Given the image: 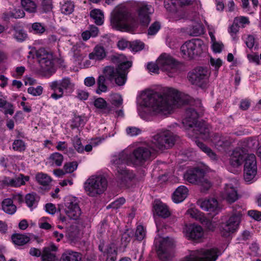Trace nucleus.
I'll return each mask as SVG.
<instances>
[{
    "instance_id": "f257e3e1",
    "label": "nucleus",
    "mask_w": 261,
    "mask_h": 261,
    "mask_svg": "<svg viewBox=\"0 0 261 261\" xmlns=\"http://www.w3.org/2000/svg\"><path fill=\"white\" fill-rule=\"evenodd\" d=\"M138 102L139 115L147 120L150 116L168 115L173 109L183 105L185 100L182 94L175 89L168 88L163 94L144 92L140 95Z\"/></svg>"
},
{
    "instance_id": "f03ea898",
    "label": "nucleus",
    "mask_w": 261,
    "mask_h": 261,
    "mask_svg": "<svg viewBox=\"0 0 261 261\" xmlns=\"http://www.w3.org/2000/svg\"><path fill=\"white\" fill-rule=\"evenodd\" d=\"M134 6L136 12L133 15L123 10H115L111 14V27L118 31L130 32L138 24L148 25L151 20L150 16L154 11L152 6L146 2H138Z\"/></svg>"
},
{
    "instance_id": "7ed1b4c3",
    "label": "nucleus",
    "mask_w": 261,
    "mask_h": 261,
    "mask_svg": "<svg viewBox=\"0 0 261 261\" xmlns=\"http://www.w3.org/2000/svg\"><path fill=\"white\" fill-rule=\"evenodd\" d=\"M153 151L150 150L147 147H139L133 152L130 159L128 158L125 152H123L118 156L114 157L112 160L113 168L117 170V180L118 183L122 184L124 181L130 179L131 176L128 171L126 170L122 165L124 163L131 162L134 164H138L148 160Z\"/></svg>"
},
{
    "instance_id": "20e7f679",
    "label": "nucleus",
    "mask_w": 261,
    "mask_h": 261,
    "mask_svg": "<svg viewBox=\"0 0 261 261\" xmlns=\"http://www.w3.org/2000/svg\"><path fill=\"white\" fill-rule=\"evenodd\" d=\"M120 63L118 68L114 69L111 66L106 67L103 69V75L99 76L97 83H105L106 80H114L118 86H123L126 81L127 69L132 66V62L127 61L125 56H119Z\"/></svg>"
},
{
    "instance_id": "39448f33",
    "label": "nucleus",
    "mask_w": 261,
    "mask_h": 261,
    "mask_svg": "<svg viewBox=\"0 0 261 261\" xmlns=\"http://www.w3.org/2000/svg\"><path fill=\"white\" fill-rule=\"evenodd\" d=\"M107 187V180L101 175L90 176L84 185L85 192L90 197H96L101 194L106 190Z\"/></svg>"
},
{
    "instance_id": "423d86ee",
    "label": "nucleus",
    "mask_w": 261,
    "mask_h": 261,
    "mask_svg": "<svg viewBox=\"0 0 261 261\" xmlns=\"http://www.w3.org/2000/svg\"><path fill=\"white\" fill-rule=\"evenodd\" d=\"M242 216L241 211H233L227 220L220 224L219 229L221 235L228 237L236 232L239 229Z\"/></svg>"
},
{
    "instance_id": "0eeeda50",
    "label": "nucleus",
    "mask_w": 261,
    "mask_h": 261,
    "mask_svg": "<svg viewBox=\"0 0 261 261\" xmlns=\"http://www.w3.org/2000/svg\"><path fill=\"white\" fill-rule=\"evenodd\" d=\"M74 84L68 77L63 78L59 81H54L49 83L50 89L53 91L50 98L58 100L64 96V93L72 91Z\"/></svg>"
},
{
    "instance_id": "6e6552de",
    "label": "nucleus",
    "mask_w": 261,
    "mask_h": 261,
    "mask_svg": "<svg viewBox=\"0 0 261 261\" xmlns=\"http://www.w3.org/2000/svg\"><path fill=\"white\" fill-rule=\"evenodd\" d=\"M206 48L203 41L199 39H194L186 42L180 47L182 57L186 59H191L197 56Z\"/></svg>"
},
{
    "instance_id": "1a4fd4ad",
    "label": "nucleus",
    "mask_w": 261,
    "mask_h": 261,
    "mask_svg": "<svg viewBox=\"0 0 261 261\" xmlns=\"http://www.w3.org/2000/svg\"><path fill=\"white\" fill-rule=\"evenodd\" d=\"M172 133L167 130L158 132L152 138L151 148L153 151L167 149L174 144Z\"/></svg>"
},
{
    "instance_id": "9d476101",
    "label": "nucleus",
    "mask_w": 261,
    "mask_h": 261,
    "mask_svg": "<svg viewBox=\"0 0 261 261\" xmlns=\"http://www.w3.org/2000/svg\"><path fill=\"white\" fill-rule=\"evenodd\" d=\"M174 244L173 239L158 235L154 240V245L160 258L162 261L170 259L172 254L169 249Z\"/></svg>"
},
{
    "instance_id": "9b49d317",
    "label": "nucleus",
    "mask_w": 261,
    "mask_h": 261,
    "mask_svg": "<svg viewBox=\"0 0 261 261\" xmlns=\"http://www.w3.org/2000/svg\"><path fill=\"white\" fill-rule=\"evenodd\" d=\"M59 211L70 219L77 220L81 215V210L77 200L73 197H66L64 205L59 208Z\"/></svg>"
},
{
    "instance_id": "f8f14e48",
    "label": "nucleus",
    "mask_w": 261,
    "mask_h": 261,
    "mask_svg": "<svg viewBox=\"0 0 261 261\" xmlns=\"http://www.w3.org/2000/svg\"><path fill=\"white\" fill-rule=\"evenodd\" d=\"M238 181L231 179L224 185L220 193V197L226 202L232 203L239 199Z\"/></svg>"
},
{
    "instance_id": "ddd939ff",
    "label": "nucleus",
    "mask_w": 261,
    "mask_h": 261,
    "mask_svg": "<svg viewBox=\"0 0 261 261\" xmlns=\"http://www.w3.org/2000/svg\"><path fill=\"white\" fill-rule=\"evenodd\" d=\"M219 255V251L217 248L203 249L193 251L189 256L181 261H216Z\"/></svg>"
},
{
    "instance_id": "4468645a",
    "label": "nucleus",
    "mask_w": 261,
    "mask_h": 261,
    "mask_svg": "<svg viewBox=\"0 0 261 261\" xmlns=\"http://www.w3.org/2000/svg\"><path fill=\"white\" fill-rule=\"evenodd\" d=\"M257 164L253 154L245 155L244 166V179L246 182L252 183L256 180Z\"/></svg>"
},
{
    "instance_id": "2eb2a0df",
    "label": "nucleus",
    "mask_w": 261,
    "mask_h": 261,
    "mask_svg": "<svg viewBox=\"0 0 261 261\" xmlns=\"http://www.w3.org/2000/svg\"><path fill=\"white\" fill-rule=\"evenodd\" d=\"M210 74V72L206 68L198 67L189 73L188 79L192 84L202 87L206 83Z\"/></svg>"
},
{
    "instance_id": "dca6fc26",
    "label": "nucleus",
    "mask_w": 261,
    "mask_h": 261,
    "mask_svg": "<svg viewBox=\"0 0 261 261\" xmlns=\"http://www.w3.org/2000/svg\"><path fill=\"white\" fill-rule=\"evenodd\" d=\"M182 232L184 237L189 240L200 241L204 237L203 228L195 224L186 225L183 228Z\"/></svg>"
},
{
    "instance_id": "f3484780",
    "label": "nucleus",
    "mask_w": 261,
    "mask_h": 261,
    "mask_svg": "<svg viewBox=\"0 0 261 261\" xmlns=\"http://www.w3.org/2000/svg\"><path fill=\"white\" fill-rule=\"evenodd\" d=\"M156 63L163 71H169L174 69L177 66V62L169 54H162L156 60Z\"/></svg>"
},
{
    "instance_id": "a211bd4d",
    "label": "nucleus",
    "mask_w": 261,
    "mask_h": 261,
    "mask_svg": "<svg viewBox=\"0 0 261 261\" xmlns=\"http://www.w3.org/2000/svg\"><path fill=\"white\" fill-rule=\"evenodd\" d=\"M198 205L203 211L214 215L219 211L218 201L214 198L201 199L197 201Z\"/></svg>"
},
{
    "instance_id": "6ab92c4d",
    "label": "nucleus",
    "mask_w": 261,
    "mask_h": 261,
    "mask_svg": "<svg viewBox=\"0 0 261 261\" xmlns=\"http://www.w3.org/2000/svg\"><path fill=\"white\" fill-rule=\"evenodd\" d=\"M30 177L22 174L16 176L14 178L5 176L2 180V185L12 187H19L24 185L27 181H28Z\"/></svg>"
},
{
    "instance_id": "aec40b11",
    "label": "nucleus",
    "mask_w": 261,
    "mask_h": 261,
    "mask_svg": "<svg viewBox=\"0 0 261 261\" xmlns=\"http://www.w3.org/2000/svg\"><path fill=\"white\" fill-rule=\"evenodd\" d=\"M53 55L51 53L43 51V54L40 55L39 62L43 71H49L53 67Z\"/></svg>"
},
{
    "instance_id": "412c9836",
    "label": "nucleus",
    "mask_w": 261,
    "mask_h": 261,
    "mask_svg": "<svg viewBox=\"0 0 261 261\" xmlns=\"http://www.w3.org/2000/svg\"><path fill=\"white\" fill-rule=\"evenodd\" d=\"M202 175V171L198 168L188 170L184 175V179L192 184H198Z\"/></svg>"
},
{
    "instance_id": "4be33fe9",
    "label": "nucleus",
    "mask_w": 261,
    "mask_h": 261,
    "mask_svg": "<svg viewBox=\"0 0 261 261\" xmlns=\"http://www.w3.org/2000/svg\"><path fill=\"white\" fill-rule=\"evenodd\" d=\"M199 114L193 108L187 110L182 124L186 127H192L197 124V119Z\"/></svg>"
},
{
    "instance_id": "5701e85b",
    "label": "nucleus",
    "mask_w": 261,
    "mask_h": 261,
    "mask_svg": "<svg viewBox=\"0 0 261 261\" xmlns=\"http://www.w3.org/2000/svg\"><path fill=\"white\" fill-rule=\"evenodd\" d=\"M107 56V51L106 49L99 45H96L93 51L89 54V59L96 61H101L104 60Z\"/></svg>"
},
{
    "instance_id": "b1692460",
    "label": "nucleus",
    "mask_w": 261,
    "mask_h": 261,
    "mask_svg": "<svg viewBox=\"0 0 261 261\" xmlns=\"http://www.w3.org/2000/svg\"><path fill=\"white\" fill-rule=\"evenodd\" d=\"M58 250V247L52 244L43 249L41 258L42 261H59L54 253Z\"/></svg>"
},
{
    "instance_id": "393cba45",
    "label": "nucleus",
    "mask_w": 261,
    "mask_h": 261,
    "mask_svg": "<svg viewBox=\"0 0 261 261\" xmlns=\"http://www.w3.org/2000/svg\"><path fill=\"white\" fill-rule=\"evenodd\" d=\"M189 190L185 186H179L172 194V198L174 203L182 202L188 196Z\"/></svg>"
},
{
    "instance_id": "a878e982",
    "label": "nucleus",
    "mask_w": 261,
    "mask_h": 261,
    "mask_svg": "<svg viewBox=\"0 0 261 261\" xmlns=\"http://www.w3.org/2000/svg\"><path fill=\"white\" fill-rule=\"evenodd\" d=\"M245 156H244L241 150H235L230 156L229 164L231 167L237 168L242 165L243 159L245 160Z\"/></svg>"
},
{
    "instance_id": "bb28decb",
    "label": "nucleus",
    "mask_w": 261,
    "mask_h": 261,
    "mask_svg": "<svg viewBox=\"0 0 261 261\" xmlns=\"http://www.w3.org/2000/svg\"><path fill=\"white\" fill-rule=\"evenodd\" d=\"M24 12L19 7H14L10 8L3 15V18L5 20H8L10 18H20L24 16Z\"/></svg>"
},
{
    "instance_id": "cd10ccee",
    "label": "nucleus",
    "mask_w": 261,
    "mask_h": 261,
    "mask_svg": "<svg viewBox=\"0 0 261 261\" xmlns=\"http://www.w3.org/2000/svg\"><path fill=\"white\" fill-rule=\"evenodd\" d=\"M154 213L162 218H165L170 215L167 206L160 201L156 200L153 205Z\"/></svg>"
},
{
    "instance_id": "c85d7f7f",
    "label": "nucleus",
    "mask_w": 261,
    "mask_h": 261,
    "mask_svg": "<svg viewBox=\"0 0 261 261\" xmlns=\"http://www.w3.org/2000/svg\"><path fill=\"white\" fill-rule=\"evenodd\" d=\"M194 0H165L164 5L166 9L169 11H174L176 6H187L191 5Z\"/></svg>"
},
{
    "instance_id": "c756f323",
    "label": "nucleus",
    "mask_w": 261,
    "mask_h": 261,
    "mask_svg": "<svg viewBox=\"0 0 261 261\" xmlns=\"http://www.w3.org/2000/svg\"><path fill=\"white\" fill-rule=\"evenodd\" d=\"M81 259V254L71 250H66L63 254L60 261H80Z\"/></svg>"
},
{
    "instance_id": "7c9ffc66",
    "label": "nucleus",
    "mask_w": 261,
    "mask_h": 261,
    "mask_svg": "<svg viewBox=\"0 0 261 261\" xmlns=\"http://www.w3.org/2000/svg\"><path fill=\"white\" fill-rule=\"evenodd\" d=\"M186 215L190 217L198 220L201 223L205 222L206 218L203 213L199 211L195 206H191L186 212Z\"/></svg>"
},
{
    "instance_id": "2f4dec72",
    "label": "nucleus",
    "mask_w": 261,
    "mask_h": 261,
    "mask_svg": "<svg viewBox=\"0 0 261 261\" xmlns=\"http://www.w3.org/2000/svg\"><path fill=\"white\" fill-rule=\"evenodd\" d=\"M3 211L9 215H13L16 212V206L11 198H6L2 202Z\"/></svg>"
},
{
    "instance_id": "473e14b6",
    "label": "nucleus",
    "mask_w": 261,
    "mask_h": 261,
    "mask_svg": "<svg viewBox=\"0 0 261 261\" xmlns=\"http://www.w3.org/2000/svg\"><path fill=\"white\" fill-rule=\"evenodd\" d=\"M99 249L101 251H103L105 253L107 254L108 258L107 260L109 261H115L116 259L117 254V247L114 244H112L109 246H107L105 247L104 250H103L101 246H99Z\"/></svg>"
},
{
    "instance_id": "72a5a7b5",
    "label": "nucleus",
    "mask_w": 261,
    "mask_h": 261,
    "mask_svg": "<svg viewBox=\"0 0 261 261\" xmlns=\"http://www.w3.org/2000/svg\"><path fill=\"white\" fill-rule=\"evenodd\" d=\"M109 102L111 104V108L113 109L112 112H114L116 108L120 107L123 103V99L121 95L118 93H113L110 95L108 99Z\"/></svg>"
},
{
    "instance_id": "f704fd0d",
    "label": "nucleus",
    "mask_w": 261,
    "mask_h": 261,
    "mask_svg": "<svg viewBox=\"0 0 261 261\" xmlns=\"http://www.w3.org/2000/svg\"><path fill=\"white\" fill-rule=\"evenodd\" d=\"M83 231V226L81 224L72 225L68 233L69 238L72 240L80 238Z\"/></svg>"
},
{
    "instance_id": "c9c22d12",
    "label": "nucleus",
    "mask_w": 261,
    "mask_h": 261,
    "mask_svg": "<svg viewBox=\"0 0 261 261\" xmlns=\"http://www.w3.org/2000/svg\"><path fill=\"white\" fill-rule=\"evenodd\" d=\"M94 106L97 109H103L105 112L112 113L113 109L111 108L110 106L102 98H97L94 101Z\"/></svg>"
},
{
    "instance_id": "e433bc0d",
    "label": "nucleus",
    "mask_w": 261,
    "mask_h": 261,
    "mask_svg": "<svg viewBox=\"0 0 261 261\" xmlns=\"http://www.w3.org/2000/svg\"><path fill=\"white\" fill-rule=\"evenodd\" d=\"M91 17L94 20L97 25H102L103 23L104 15L100 9L92 10L90 13Z\"/></svg>"
},
{
    "instance_id": "4c0bfd02",
    "label": "nucleus",
    "mask_w": 261,
    "mask_h": 261,
    "mask_svg": "<svg viewBox=\"0 0 261 261\" xmlns=\"http://www.w3.org/2000/svg\"><path fill=\"white\" fill-rule=\"evenodd\" d=\"M21 5L29 13H35L37 11V5L35 0H21Z\"/></svg>"
},
{
    "instance_id": "58836bf2",
    "label": "nucleus",
    "mask_w": 261,
    "mask_h": 261,
    "mask_svg": "<svg viewBox=\"0 0 261 261\" xmlns=\"http://www.w3.org/2000/svg\"><path fill=\"white\" fill-rule=\"evenodd\" d=\"M14 30V38L18 41H23L25 40L28 37L27 34L23 29L17 25L13 27Z\"/></svg>"
},
{
    "instance_id": "ea45409f",
    "label": "nucleus",
    "mask_w": 261,
    "mask_h": 261,
    "mask_svg": "<svg viewBox=\"0 0 261 261\" xmlns=\"http://www.w3.org/2000/svg\"><path fill=\"white\" fill-rule=\"evenodd\" d=\"M71 56L73 61L78 64L83 60L85 56L81 53L79 47L77 45H73L70 51Z\"/></svg>"
},
{
    "instance_id": "a19ab883",
    "label": "nucleus",
    "mask_w": 261,
    "mask_h": 261,
    "mask_svg": "<svg viewBox=\"0 0 261 261\" xmlns=\"http://www.w3.org/2000/svg\"><path fill=\"white\" fill-rule=\"evenodd\" d=\"M12 240L15 245L22 246L28 243L30 238L24 234H16L12 237Z\"/></svg>"
},
{
    "instance_id": "79ce46f5",
    "label": "nucleus",
    "mask_w": 261,
    "mask_h": 261,
    "mask_svg": "<svg viewBox=\"0 0 261 261\" xmlns=\"http://www.w3.org/2000/svg\"><path fill=\"white\" fill-rule=\"evenodd\" d=\"M211 48L213 51L216 54L220 53L224 48L223 43L219 40H217L216 37H213V39L211 40Z\"/></svg>"
},
{
    "instance_id": "37998d69",
    "label": "nucleus",
    "mask_w": 261,
    "mask_h": 261,
    "mask_svg": "<svg viewBox=\"0 0 261 261\" xmlns=\"http://www.w3.org/2000/svg\"><path fill=\"white\" fill-rule=\"evenodd\" d=\"M74 6L73 3L69 1H65L61 4V12L65 15L71 14L74 10Z\"/></svg>"
},
{
    "instance_id": "c03bdc74",
    "label": "nucleus",
    "mask_w": 261,
    "mask_h": 261,
    "mask_svg": "<svg viewBox=\"0 0 261 261\" xmlns=\"http://www.w3.org/2000/svg\"><path fill=\"white\" fill-rule=\"evenodd\" d=\"M38 200V197L36 194H28L25 196V203L31 209L36 207Z\"/></svg>"
},
{
    "instance_id": "a18cd8bd",
    "label": "nucleus",
    "mask_w": 261,
    "mask_h": 261,
    "mask_svg": "<svg viewBox=\"0 0 261 261\" xmlns=\"http://www.w3.org/2000/svg\"><path fill=\"white\" fill-rule=\"evenodd\" d=\"M198 185L200 187V190L202 192H206L213 186V183L207 178L205 177L201 178Z\"/></svg>"
},
{
    "instance_id": "49530a36",
    "label": "nucleus",
    "mask_w": 261,
    "mask_h": 261,
    "mask_svg": "<svg viewBox=\"0 0 261 261\" xmlns=\"http://www.w3.org/2000/svg\"><path fill=\"white\" fill-rule=\"evenodd\" d=\"M49 160L53 165L60 166L63 161V156L61 154L55 152L50 155Z\"/></svg>"
},
{
    "instance_id": "de8ad7c7",
    "label": "nucleus",
    "mask_w": 261,
    "mask_h": 261,
    "mask_svg": "<svg viewBox=\"0 0 261 261\" xmlns=\"http://www.w3.org/2000/svg\"><path fill=\"white\" fill-rule=\"evenodd\" d=\"M189 33L192 36H199L203 33V28L201 22L197 21L194 25L189 28Z\"/></svg>"
},
{
    "instance_id": "09e8293b",
    "label": "nucleus",
    "mask_w": 261,
    "mask_h": 261,
    "mask_svg": "<svg viewBox=\"0 0 261 261\" xmlns=\"http://www.w3.org/2000/svg\"><path fill=\"white\" fill-rule=\"evenodd\" d=\"M37 181L43 186L48 185L51 181V178L46 174L39 173L36 175Z\"/></svg>"
},
{
    "instance_id": "8fccbe9b",
    "label": "nucleus",
    "mask_w": 261,
    "mask_h": 261,
    "mask_svg": "<svg viewBox=\"0 0 261 261\" xmlns=\"http://www.w3.org/2000/svg\"><path fill=\"white\" fill-rule=\"evenodd\" d=\"M197 146L200 148L203 152L206 153L208 156L213 160H216L217 159L216 154L208 147L206 146L202 143L198 142H197Z\"/></svg>"
},
{
    "instance_id": "3c124183",
    "label": "nucleus",
    "mask_w": 261,
    "mask_h": 261,
    "mask_svg": "<svg viewBox=\"0 0 261 261\" xmlns=\"http://www.w3.org/2000/svg\"><path fill=\"white\" fill-rule=\"evenodd\" d=\"M72 144L74 149L80 153L84 152V147L83 146L81 139L77 137H74L72 139Z\"/></svg>"
},
{
    "instance_id": "603ef678",
    "label": "nucleus",
    "mask_w": 261,
    "mask_h": 261,
    "mask_svg": "<svg viewBox=\"0 0 261 261\" xmlns=\"http://www.w3.org/2000/svg\"><path fill=\"white\" fill-rule=\"evenodd\" d=\"M43 88L41 86L36 87H30L28 89V92L34 96H40L42 94Z\"/></svg>"
},
{
    "instance_id": "864d4df0",
    "label": "nucleus",
    "mask_w": 261,
    "mask_h": 261,
    "mask_svg": "<svg viewBox=\"0 0 261 261\" xmlns=\"http://www.w3.org/2000/svg\"><path fill=\"white\" fill-rule=\"evenodd\" d=\"M77 166L76 162H69L64 165L63 169L66 173H70L74 171L77 169Z\"/></svg>"
},
{
    "instance_id": "5fc2aeb1",
    "label": "nucleus",
    "mask_w": 261,
    "mask_h": 261,
    "mask_svg": "<svg viewBox=\"0 0 261 261\" xmlns=\"http://www.w3.org/2000/svg\"><path fill=\"white\" fill-rule=\"evenodd\" d=\"M44 27L40 23L35 22L32 25V31L35 34H41L45 32Z\"/></svg>"
},
{
    "instance_id": "6e6d98bb",
    "label": "nucleus",
    "mask_w": 261,
    "mask_h": 261,
    "mask_svg": "<svg viewBox=\"0 0 261 261\" xmlns=\"http://www.w3.org/2000/svg\"><path fill=\"white\" fill-rule=\"evenodd\" d=\"M135 236L139 240H143L146 236V230L142 225H138L137 227Z\"/></svg>"
},
{
    "instance_id": "4d7b16f0",
    "label": "nucleus",
    "mask_w": 261,
    "mask_h": 261,
    "mask_svg": "<svg viewBox=\"0 0 261 261\" xmlns=\"http://www.w3.org/2000/svg\"><path fill=\"white\" fill-rule=\"evenodd\" d=\"M211 65L214 67L217 73L219 68L222 66L223 61L220 58H214L213 57L210 58V60Z\"/></svg>"
},
{
    "instance_id": "13d9d810",
    "label": "nucleus",
    "mask_w": 261,
    "mask_h": 261,
    "mask_svg": "<svg viewBox=\"0 0 261 261\" xmlns=\"http://www.w3.org/2000/svg\"><path fill=\"white\" fill-rule=\"evenodd\" d=\"M126 133L128 136L134 137L140 134L141 133V130L139 128L130 126L126 128Z\"/></svg>"
},
{
    "instance_id": "bf43d9fd",
    "label": "nucleus",
    "mask_w": 261,
    "mask_h": 261,
    "mask_svg": "<svg viewBox=\"0 0 261 261\" xmlns=\"http://www.w3.org/2000/svg\"><path fill=\"white\" fill-rule=\"evenodd\" d=\"M212 141L218 148L219 147H223L227 145V143L224 141L223 138L219 136H215L213 138Z\"/></svg>"
},
{
    "instance_id": "052dcab7",
    "label": "nucleus",
    "mask_w": 261,
    "mask_h": 261,
    "mask_svg": "<svg viewBox=\"0 0 261 261\" xmlns=\"http://www.w3.org/2000/svg\"><path fill=\"white\" fill-rule=\"evenodd\" d=\"M125 200L124 198H120L109 204L108 206V208L111 207L117 209L125 203Z\"/></svg>"
},
{
    "instance_id": "680f3d73",
    "label": "nucleus",
    "mask_w": 261,
    "mask_h": 261,
    "mask_svg": "<svg viewBox=\"0 0 261 261\" xmlns=\"http://www.w3.org/2000/svg\"><path fill=\"white\" fill-rule=\"evenodd\" d=\"M160 28V23L158 22H155L149 27L148 31V34L149 35H154L159 31Z\"/></svg>"
},
{
    "instance_id": "e2e57ef3",
    "label": "nucleus",
    "mask_w": 261,
    "mask_h": 261,
    "mask_svg": "<svg viewBox=\"0 0 261 261\" xmlns=\"http://www.w3.org/2000/svg\"><path fill=\"white\" fill-rule=\"evenodd\" d=\"M13 148L15 150L22 151L25 149V145L22 140H16L13 142Z\"/></svg>"
},
{
    "instance_id": "0e129e2a",
    "label": "nucleus",
    "mask_w": 261,
    "mask_h": 261,
    "mask_svg": "<svg viewBox=\"0 0 261 261\" xmlns=\"http://www.w3.org/2000/svg\"><path fill=\"white\" fill-rule=\"evenodd\" d=\"M248 215L256 221H261V212L256 210H250L248 211Z\"/></svg>"
},
{
    "instance_id": "69168bd1",
    "label": "nucleus",
    "mask_w": 261,
    "mask_h": 261,
    "mask_svg": "<svg viewBox=\"0 0 261 261\" xmlns=\"http://www.w3.org/2000/svg\"><path fill=\"white\" fill-rule=\"evenodd\" d=\"M48 218L42 217L39 220V225L40 228L44 229H49L51 228L50 224L47 222Z\"/></svg>"
},
{
    "instance_id": "338daca9",
    "label": "nucleus",
    "mask_w": 261,
    "mask_h": 261,
    "mask_svg": "<svg viewBox=\"0 0 261 261\" xmlns=\"http://www.w3.org/2000/svg\"><path fill=\"white\" fill-rule=\"evenodd\" d=\"M131 47L134 51H138L144 48V44L140 41H135L132 42Z\"/></svg>"
},
{
    "instance_id": "774afa93",
    "label": "nucleus",
    "mask_w": 261,
    "mask_h": 261,
    "mask_svg": "<svg viewBox=\"0 0 261 261\" xmlns=\"http://www.w3.org/2000/svg\"><path fill=\"white\" fill-rule=\"evenodd\" d=\"M147 69L149 72L158 73L159 72L160 68H159L156 62L155 63H149L147 65Z\"/></svg>"
}]
</instances>
